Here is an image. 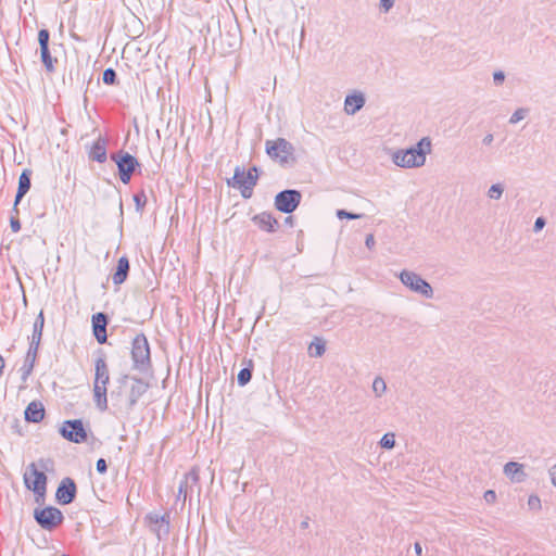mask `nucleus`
I'll use <instances>...</instances> for the list:
<instances>
[{
    "mask_svg": "<svg viewBox=\"0 0 556 556\" xmlns=\"http://www.w3.org/2000/svg\"><path fill=\"white\" fill-rule=\"evenodd\" d=\"M50 460L40 459L27 466L24 472V483L28 490L36 495V501L45 498L47 492V476L45 471L49 470Z\"/></svg>",
    "mask_w": 556,
    "mask_h": 556,
    "instance_id": "obj_1",
    "label": "nucleus"
},
{
    "mask_svg": "<svg viewBox=\"0 0 556 556\" xmlns=\"http://www.w3.org/2000/svg\"><path fill=\"white\" fill-rule=\"evenodd\" d=\"M93 399L100 410L108 408V383L110 381L109 368L103 358H98L94 363Z\"/></svg>",
    "mask_w": 556,
    "mask_h": 556,
    "instance_id": "obj_2",
    "label": "nucleus"
},
{
    "mask_svg": "<svg viewBox=\"0 0 556 556\" xmlns=\"http://www.w3.org/2000/svg\"><path fill=\"white\" fill-rule=\"evenodd\" d=\"M232 186L237 188L244 199L252 197L253 188L256 186L258 180V172L256 167H252L249 170L237 167L233 174Z\"/></svg>",
    "mask_w": 556,
    "mask_h": 556,
    "instance_id": "obj_3",
    "label": "nucleus"
},
{
    "mask_svg": "<svg viewBox=\"0 0 556 556\" xmlns=\"http://www.w3.org/2000/svg\"><path fill=\"white\" fill-rule=\"evenodd\" d=\"M34 516L41 528L47 530L56 528L63 521L61 510L51 506L36 509Z\"/></svg>",
    "mask_w": 556,
    "mask_h": 556,
    "instance_id": "obj_4",
    "label": "nucleus"
},
{
    "mask_svg": "<svg viewBox=\"0 0 556 556\" xmlns=\"http://www.w3.org/2000/svg\"><path fill=\"white\" fill-rule=\"evenodd\" d=\"M60 433L64 439L74 443H83L87 440V431L79 419L64 421Z\"/></svg>",
    "mask_w": 556,
    "mask_h": 556,
    "instance_id": "obj_5",
    "label": "nucleus"
},
{
    "mask_svg": "<svg viewBox=\"0 0 556 556\" xmlns=\"http://www.w3.org/2000/svg\"><path fill=\"white\" fill-rule=\"evenodd\" d=\"M266 152L281 163L288 162L292 156V146L285 139H276L266 142Z\"/></svg>",
    "mask_w": 556,
    "mask_h": 556,
    "instance_id": "obj_6",
    "label": "nucleus"
},
{
    "mask_svg": "<svg viewBox=\"0 0 556 556\" xmlns=\"http://www.w3.org/2000/svg\"><path fill=\"white\" fill-rule=\"evenodd\" d=\"M112 159L115 161L118 167L119 178L124 184H128L132 173L139 165L136 157L129 153H118L113 155Z\"/></svg>",
    "mask_w": 556,
    "mask_h": 556,
    "instance_id": "obj_7",
    "label": "nucleus"
},
{
    "mask_svg": "<svg viewBox=\"0 0 556 556\" xmlns=\"http://www.w3.org/2000/svg\"><path fill=\"white\" fill-rule=\"evenodd\" d=\"M301 201V193L296 190H285L275 198V206L282 213H292Z\"/></svg>",
    "mask_w": 556,
    "mask_h": 556,
    "instance_id": "obj_8",
    "label": "nucleus"
},
{
    "mask_svg": "<svg viewBox=\"0 0 556 556\" xmlns=\"http://www.w3.org/2000/svg\"><path fill=\"white\" fill-rule=\"evenodd\" d=\"M131 356L137 365H146L150 361V348L143 334L135 337L131 346Z\"/></svg>",
    "mask_w": 556,
    "mask_h": 556,
    "instance_id": "obj_9",
    "label": "nucleus"
},
{
    "mask_svg": "<svg viewBox=\"0 0 556 556\" xmlns=\"http://www.w3.org/2000/svg\"><path fill=\"white\" fill-rule=\"evenodd\" d=\"M76 495V484L73 479L64 478L56 489L55 497L60 504L67 505Z\"/></svg>",
    "mask_w": 556,
    "mask_h": 556,
    "instance_id": "obj_10",
    "label": "nucleus"
},
{
    "mask_svg": "<svg viewBox=\"0 0 556 556\" xmlns=\"http://www.w3.org/2000/svg\"><path fill=\"white\" fill-rule=\"evenodd\" d=\"M106 325H108V319L103 313H97L92 316L93 334L100 344H103L106 342V339H108Z\"/></svg>",
    "mask_w": 556,
    "mask_h": 556,
    "instance_id": "obj_11",
    "label": "nucleus"
},
{
    "mask_svg": "<svg viewBox=\"0 0 556 556\" xmlns=\"http://www.w3.org/2000/svg\"><path fill=\"white\" fill-rule=\"evenodd\" d=\"M523 468L520 463L508 462L504 465V473L514 482H523L527 477Z\"/></svg>",
    "mask_w": 556,
    "mask_h": 556,
    "instance_id": "obj_12",
    "label": "nucleus"
},
{
    "mask_svg": "<svg viewBox=\"0 0 556 556\" xmlns=\"http://www.w3.org/2000/svg\"><path fill=\"white\" fill-rule=\"evenodd\" d=\"M254 224L263 231L273 232L278 227L277 219L269 213H261L253 217Z\"/></svg>",
    "mask_w": 556,
    "mask_h": 556,
    "instance_id": "obj_13",
    "label": "nucleus"
},
{
    "mask_svg": "<svg viewBox=\"0 0 556 556\" xmlns=\"http://www.w3.org/2000/svg\"><path fill=\"white\" fill-rule=\"evenodd\" d=\"M393 161L399 166L413 167L417 161V150L408 149L405 151H399L394 154Z\"/></svg>",
    "mask_w": 556,
    "mask_h": 556,
    "instance_id": "obj_14",
    "label": "nucleus"
},
{
    "mask_svg": "<svg viewBox=\"0 0 556 556\" xmlns=\"http://www.w3.org/2000/svg\"><path fill=\"white\" fill-rule=\"evenodd\" d=\"M45 418V407L41 402H30L25 409V419L30 422H40Z\"/></svg>",
    "mask_w": 556,
    "mask_h": 556,
    "instance_id": "obj_15",
    "label": "nucleus"
},
{
    "mask_svg": "<svg viewBox=\"0 0 556 556\" xmlns=\"http://www.w3.org/2000/svg\"><path fill=\"white\" fill-rule=\"evenodd\" d=\"M364 103L365 99L362 93H353L345 98L344 110L348 114H355L363 108Z\"/></svg>",
    "mask_w": 556,
    "mask_h": 556,
    "instance_id": "obj_16",
    "label": "nucleus"
},
{
    "mask_svg": "<svg viewBox=\"0 0 556 556\" xmlns=\"http://www.w3.org/2000/svg\"><path fill=\"white\" fill-rule=\"evenodd\" d=\"M129 270V262L126 256H122L117 262V267L115 273L112 276L114 285H122L128 275Z\"/></svg>",
    "mask_w": 556,
    "mask_h": 556,
    "instance_id": "obj_17",
    "label": "nucleus"
},
{
    "mask_svg": "<svg viewBox=\"0 0 556 556\" xmlns=\"http://www.w3.org/2000/svg\"><path fill=\"white\" fill-rule=\"evenodd\" d=\"M30 188V172L28 169L23 170L18 178V188L17 193L15 197V203L16 206L21 199L28 192Z\"/></svg>",
    "mask_w": 556,
    "mask_h": 556,
    "instance_id": "obj_18",
    "label": "nucleus"
},
{
    "mask_svg": "<svg viewBox=\"0 0 556 556\" xmlns=\"http://www.w3.org/2000/svg\"><path fill=\"white\" fill-rule=\"evenodd\" d=\"M43 325H45V316H43V312L40 311V313L38 314L35 323H34V330H33V334H31V345L35 346V350H37V348L40 343Z\"/></svg>",
    "mask_w": 556,
    "mask_h": 556,
    "instance_id": "obj_19",
    "label": "nucleus"
},
{
    "mask_svg": "<svg viewBox=\"0 0 556 556\" xmlns=\"http://www.w3.org/2000/svg\"><path fill=\"white\" fill-rule=\"evenodd\" d=\"M89 155L94 161H98L101 163L104 162L106 160V150H105L104 144L99 141L94 142L90 150Z\"/></svg>",
    "mask_w": 556,
    "mask_h": 556,
    "instance_id": "obj_20",
    "label": "nucleus"
},
{
    "mask_svg": "<svg viewBox=\"0 0 556 556\" xmlns=\"http://www.w3.org/2000/svg\"><path fill=\"white\" fill-rule=\"evenodd\" d=\"M308 352L311 356H321L325 352V341L320 338H316L309 345Z\"/></svg>",
    "mask_w": 556,
    "mask_h": 556,
    "instance_id": "obj_21",
    "label": "nucleus"
},
{
    "mask_svg": "<svg viewBox=\"0 0 556 556\" xmlns=\"http://www.w3.org/2000/svg\"><path fill=\"white\" fill-rule=\"evenodd\" d=\"M40 56H41V61L45 64L47 71L48 72H53L54 71V63H55L56 60L51 56L49 48L48 49H41L40 50Z\"/></svg>",
    "mask_w": 556,
    "mask_h": 556,
    "instance_id": "obj_22",
    "label": "nucleus"
},
{
    "mask_svg": "<svg viewBox=\"0 0 556 556\" xmlns=\"http://www.w3.org/2000/svg\"><path fill=\"white\" fill-rule=\"evenodd\" d=\"M419 295L425 296L426 299H431L433 296V289L431 285L424 278L419 276Z\"/></svg>",
    "mask_w": 556,
    "mask_h": 556,
    "instance_id": "obj_23",
    "label": "nucleus"
},
{
    "mask_svg": "<svg viewBox=\"0 0 556 556\" xmlns=\"http://www.w3.org/2000/svg\"><path fill=\"white\" fill-rule=\"evenodd\" d=\"M504 186L500 182L493 184L488 190V197L490 199L498 200L503 195Z\"/></svg>",
    "mask_w": 556,
    "mask_h": 556,
    "instance_id": "obj_24",
    "label": "nucleus"
},
{
    "mask_svg": "<svg viewBox=\"0 0 556 556\" xmlns=\"http://www.w3.org/2000/svg\"><path fill=\"white\" fill-rule=\"evenodd\" d=\"M529 113V109L520 108L517 109L509 118V124H517L522 121Z\"/></svg>",
    "mask_w": 556,
    "mask_h": 556,
    "instance_id": "obj_25",
    "label": "nucleus"
},
{
    "mask_svg": "<svg viewBox=\"0 0 556 556\" xmlns=\"http://www.w3.org/2000/svg\"><path fill=\"white\" fill-rule=\"evenodd\" d=\"M432 150V143L430 137H422L419 139V152L421 154H430Z\"/></svg>",
    "mask_w": 556,
    "mask_h": 556,
    "instance_id": "obj_26",
    "label": "nucleus"
},
{
    "mask_svg": "<svg viewBox=\"0 0 556 556\" xmlns=\"http://www.w3.org/2000/svg\"><path fill=\"white\" fill-rule=\"evenodd\" d=\"M49 38H50V34L47 29L39 30L38 41H39L40 50L49 48Z\"/></svg>",
    "mask_w": 556,
    "mask_h": 556,
    "instance_id": "obj_27",
    "label": "nucleus"
},
{
    "mask_svg": "<svg viewBox=\"0 0 556 556\" xmlns=\"http://www.w3.org/2000/svg\"><path fill=\"white\" fill-rule=\"evenodd\" d=\"M252 377V371L250 368H242L238 374V382L240 386L247 384Z\"/></svg>",
    "mask_w": 556,
    "mask_h": 556,
    "instance_id": "obj_28",
    "label": "nucleus"
},
{
    "mask_svg": "<svg viewBox=\"0 0 556 556\" xmlns=\"http://www.w3.org/2000/svg\"><path fill=\"white\" fill-rule=\"evenodd\" d=\"M401 280L404 285L409 286L413 290L417 289V286H415V275L413 273H402L401 274Z\"/></svg>",
    "mask_w": 556,
    "mask_h": 556,
    "instance_id": "obj_29",
    "label": "nucleus"
},
{
    "mask_svg": "<svg viewBox=\"0 0 556 556\" xmlns=\"http://www.w3.org/2000/svg\"><path fill=\"white\" fill-rule=\"evenodd\" d=\"M380 444L382 447H386V448H392L395 444V440H394V434L393 433H386L381 441H380Z\"/></svg>",
    "mask_w": 556,
    "mask_h": 556,
    "instance_id": "obj_30",
    "label": "nucleus"
},
{
    "mask_svg": "<svg viewBox=\"0 0 556 556\" xmlns=\"http://www.w3.org/2000/svg\"><path fill=\"white\" fill-rule=\"evenodd\" d=\"M372 389L378 395H380L387 389L386 382L381 378H377L372 383Z\"/></svg>",
    "mask_w": 556,
    "mask_h": 556,
    "instance_id": "obj_31",
    "label": "nucleus"
},
{
    "mask_svg": "<svg viewBox=\"0 0 556 556\" xmlns=\"http://www.w3.org/2000/svg\"><path fill=\"white\" fill-rule=\"evenodd\" d=\"M528 506L530 509L536 510L541 508V500L538 495H530L528 498Z\"/></svg>",
    "mask_w": 556,
    "mask_h": 556,
    "instance_id": "obj_32",
    "label": "nucleus"
},
{
    "mask_svg": "<svg viewBox=\"0 0 556 556\" xmlns=\"http://www.w3.org/2000/svg\"><path fill=\"white\" fill-rule=\"evenodd\" d=\"M115 78H116V74H115L114 70L108 68V70L104 71V73H103V81L105 84H109V85L114 84Z\"/></svg>",
    "mask_w": 556,
    "mask_h": 556,
    "instance_id": "obj_33",
    "label": "nucleus"
},
{
    "mask_svg": "<svg viewBox=\"0 0 556 556\" xmlns=\"http://www.w3.org/2000/svg\"><path fill=\"white\" fill-rule=\"evenodd\" d=\"M506 75L503 71L497 70L493 72V83L495 86H501L505 81Z\"/></svg>",
    "mask_w": 556,
    "mask_h": 556,
    "instance_id": "obj_34",
    "label": "nucleus"
},
{
    "mask_svg": "<svg viewBox=\"0 0 556 556\" xmlns=\"http://www.w3.org/2000/svg\"><path fill=\"white\" fill-rule=\"evenodd\" d=\"M483 498L488 504H494L496 501V492L494 490H486L483 494Z\"/></svg>",
    "mask_w": 556,
    "mask_h": 556,
    "instance_id": "obj_35",
    "label": "nucleus"
},
{
    "mask_svg": "<svg viewBox=\"0 0 556 556\" xmlns=\"http://www.w3.org/2000/svg\"><path fill=\"white\" fill-rule=\"evenodd\" d=\"M146 520L148 522L149 526H152V525H156L159 523L161 520H163V517L157 515V514H150L146 517Z\"/></svg>",
    "mask_w": 556,
    "mask_h": 556,
    "instance_id": "obj_36",
    "label": "nucleus"
},
{
    "mask_svg": "<svg viewBox=\"0 0 556 556\" xmlns=\"http://www.w3.org/2000/svg\"><path fill=\"white\" fill-rule=\"evenodd\" d=\"M545 224H546V220H545V218H544V217H542V216L538 217V218L535 219V222H534L533 230H534L535 232H538V231L542 230V229H543V227L545 226Z\"/></svg>",
    "mask_w": 556,
    "mask_h": 556,
    "instance_id": "obj_37",
    "label": "nucleus"
},
{
    "mask_svg": "<svg viewBox=\"0 0 556 556\" xmlns=\"http://www.w3.org/2000/svg\"><path fill=\"white\" fill-rule=\"evenodd\" d=\"M10 226L13 232H17L21 229V223L16 217L11 218Z\"/></svg>",
    "mask_w": 556,
    "mask_h": 556,
    "instance_id": "obj_38",
    "label": "nucleus"
},
{
    "mask_svg": "<svg viewBox=\"0 0 556 556\" xmlns=\"http://www.w3.org/2000/svg\"><path fill=\"white\" fill-rule=\"evenodd\" d=\"M97 470L100 473H104L106 471V463L103 458L98 459L97 462Z\"/></svg>",
    "mask_w": 556,
    "mask_h": 556,
    "instance_id": "obj_39",
    "label": "nucleus"
},
{
    "mask_svg": "<svg viewBox=\"0 0 556 556\" xmlns=\"http://www.w3.org/2000/svg\"><path fill=\"white\" fill-rule=\"evenodd\" d=\"M380 5L384 11H389L393 5V0H381Z\"/></svg>",
    "mask_w": 556,
    "mask_h": 556,
    "instance_id": "obj_40",
    "label": "nucleus"
},
{
    "mask_svg": "<svg viewBox=\"0 0 556 556\" xmlns=\"http://www.w3.org/2000/svg\"><path fill=\"white\" fill-rule=\"evenodd\" d=\"M366 245L368 249H372L375 245V238L372 235H368L366 238Z\"/></svg>",
    "mask_w": 556,
    "mask_h": 556,
    "instance_id": "obj_41",
    "label": "nucleus"
},
{
    "mask_svg": "<svg viewBox=\"0 0 556 556\" xmlns=\"http://www.w3.org/2000/svg\"><path fill=\"white\" fill-rule=\"evenodd\" d=\"M338 216L339 217H346V218H357L358 215H354V214H351V213H346L344 211H339L338 212Z\"/></svg>",
    "mask_w": 556,
    "mask_h": 556,
    "instance_id": "obj_42",
    "label": "nucleus"
},
{
    "mask_svg": "<svg viewBox=\"0 0 556 556\" xmlns=\"http://www.w3.org/2000/svg\"><path fill=\"white\" fill-rule=\"evenodd\" d=\"M492 141H493V135H492V134H488V135L483 138V140H482L483 144H485V146L491 144V143H492Z\"/></svg>",
    "mask_w": 556,
    "mask_h": 556,
    "instance_id": "obj_43",
    "label": "nucleus"
},
{
    "mask_svg": "<svg viewBox=\"0 0 556 556\" xmlns=\"http://www.w3.org/2000/svg\"><path fill=\"white\" fill-rule=\"evenodd\" d=\"M551 481L556 478V464L549 469Z\"/></svg>",
    "mask_w": 556,
    "mask_h": 556,
    "instance_id": "obj_44",
    "label": "nucleus"
},
{
    "mask_svg": "<svg viewBox=\"0 0 556 556\" xmlns=\"http://www.w3.org/2000/svg\"><path fill=\"white\" fill-rule=\"evenodd\" d=\"M426 156L427 154H421V156L419 155V168L426 164Z\"/></svg>",
    "mask_w": 556,
    "mask_h": 556,
    "instance_id": "obj_45",
    "label": "nucleus"
},
{
    "mask_svg": "<svg viewBox=\"0 0 556 556\" xmlns=\"http://www.w3.org/2000/svg\"><path fill=\"white\" fill-rule=\"evenodd\" d=\"M418 553H419V556H421L422 549H421V546H420V545H419Z\"/></svg>",
    "mask_w": 556,
    "mask_h": 556,
    "instance_id": "obj_46",
    "label": "nucleus"
},
{
    "mask_svg": "<svg viewBox=\"0 0 556 556\" xmlns=\"http://www.w3.org/2000/svg\"><path fill=\"white\" fill-rule=\"evenodd\" d=\"M553 485L556 486V478L553 479Z\"/></svg>",
    "mask_w": 556,
    "mask_h": 556,
    "instance_id": "obj_47",
    "label": "nucleus"
}]
</instances>
